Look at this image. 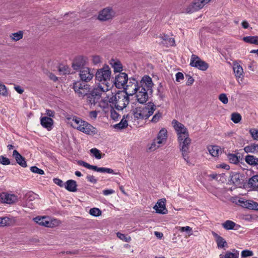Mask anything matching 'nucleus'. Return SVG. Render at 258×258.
I'll list each match as a JSON object with an SVG mask.
<instances>
[{
  "label": "nucleus",
  "mask_w": 258,
  "mask_h": 258,
  "mask_svg": "<svg viewBox=\"0 0 258 258\" xmlns=\"http://www.w3.org/2000/svg\"><path fill=\"white\" fill-rule=\"evenodd\" d=\"M23 32L19 31L16 33H12L10 35V38L14 41L20 40L23 38Z\"/></svg>",
  "instance_id": "58836bf2"
},
{
  "label": "nucleus",
  "mask_w": 258,
  "mask_h": 258,
  "mask_svg": "<svg viewBox=\"0 0 258 258\" xmlns=\"http://www.w3.org/2000/svg\"><path fill=\"white\" fill-rule=\"evenodd\" d=\"M13 156L15 158L18 164L23 167L27 166V163L25 158L17 150H14Z\"/></svg>",
  "instance_id": "393cba45"
},
{
  "label": "nucleus",
  "mask_w": 258,
  "mask_h": 258,
  "mask_svg": "<svg viewBox=\"0 0 258 258\" xmlns=\"http://www.w3.org/2000/svg\"><path fill=\"white\" fill-rule=\"evenodd\" d=\"M239 251L236 250H233L232 252L226 251L224 254H221L220 258H238Z\"/></svg>",
  "instance_id": "c756f323"
},
{
  "label": "nucleus",
  "mask_w": 258,
  "mask_h": 258,
  "mask_svg": "<svg viewBox=\"0 0 258 258\" xmlns=\"http://www.w3.org/2000/svg\"><path fill=\"white\" fill-rule=\"evenodd\" d=\"M111 71L108 66H104L102 68L99 69L96 73V79L99 82V84L104 86H109V88H111V83L110 81Z\"/></svg>",
  "instance_id": "423d86ee"
},
{
  "label": "nucleus",
  "mask_w": 258,
  "mask_h": 258,
  "mask_svg": "<svg viewBox=\"0 0 258 258\" xmlns=\"http://www.w3.org/2000/svg\"><path fill=\"white\" fill-rule=\"evenodd\" d=\"M64 187L69 191L75 192L77 190V183L74 180H69L66 182Z\"/></svg>",
  "instance_id": "bb28decb"
},
{
  "label": "nucleus",
  "mask_w": 258,
  "mask_h": 258,
  "mask_svg": "<svg viewBox=\"0 0 258 258\" xmlns=\"http://www.w3.org/2000/svg\"><path fill=\"white\" fill-rule=\"evenodd\" d=\"M154 234L157 238L159 239H161L163 236V233L162 232L158 231L154 232Z\"/></svg>",
  "instance_id": "338daca9"
},
{
  "label": "nucleus",
  "mask_w": 258,
  "mask_h": 258,
  "mask_svg": "<svg viewBox=\"0 0 258 258\" xmlns=\"http://www.w3.org/2000/svg\"><path fill=\"white\" fill-rule=\"evenodd\" d=\"M74 89L79 96H84L87 94L89 90V86L84 83L76 82L74 84Z\"/></svg>",
  "instance_id": "4468645a"
},
{
  "label": "nucleus",
  "mask_w": 258,
  "mask_h": 258,
  "mask_svg": "<svg viewBox=\"0 0 258 258\" xmlns=\"http://www.w3.org/2000/svg\"><path fill=\"white\" fill-rule=\"evenodd\" d=\"M222 227L226 230L237 229L239 227L235 222L231 220H226L222 223Z\"/></svg>",
  "instance_id": "c85d7f7f"
},
{
  "label": "nucleus",
  "mask_w": 258,
  "mask_h": 258,
  "mask_svg": "<svg viewBox=\"0 0 258 258\" xmlns=\"http://www.w3.org/2000/svg\"><path fill=\"white\" fill-rule=\"evenodd\" d=\"M253 252L249 250H244L241 252V256L242 257H246L253 255Z\"/></svg>",
  "instance_id": "864d4df0"
},
{
  "label": "nucleus",
  "mask_w": 258,
  "mask_h": 258,
  "mask_svg": "<svg viewBox=\"0 0 258 258\" xmlns=\"http://www.w3.org/2000/svg\"><path fill=\"white\" fill-rule=\"evenodd\" d=\"M190 65L202 71H206L209 67L207 63L195 54H192L191 56Z\"/></svg>",
  "instance_id": "9b49d317"
},
{
  "label": "nucleus",
  "mask_w": 258,
  "mask_h": 258,
  "mask_svg": "<svg viewBox=\"0 0 258 258\" xmlns=\"http://www.w3.org/2000/svg\"><path fill=\"white\" fill-rule=\"evenodd\" d=\"M244 206L249 209L258 211V203L253 201L243 202Z\"/></svg>",
  "instance_id": "72a5a7b5"
},
{
  "label": "nucleus",
  "mask_w": 258,
  "mask_h": 258,
  "mask_svg": "<svg viewBox=\"0 0 258 258\" xmlns=\"http://www.w3.org/2000/svg\"><path fill=\"white\" fill-rule=\"evenodd\" d=\"M110 116H111V117L113 120H116L118 119L119 115H118V113L114 110H111Z\"/></svg>",
  "instance_id": "4d7b16f0"
},
{
  "label": "nucleus",
  "mask_w": 258,
  "mask_h": 258,
  "mask_svg": "<svg viewBox=\"0 0 258 258\" xmlns=\"http://www.w3.org/2000/svg\"><path fill=\"white\" fill-rule=\"evenodd\" d=\"M15 90L19 94H22L24 92V90L19 86H15Z\"/></svg>",
  "instance_id": "69168bd1"
},
{
  "label": "nucleus",
  "mask_w": 258,
  "mask_h": 258,
  "mask_svg": "<svg viewBox=\"0 0 258 258\" xmlns=\"http://www.w3.org/2000/svg\"><path fill=\"white\" fill-rule=\"evenodd\" d=\"M172 124L177 134V141L182 156L184 160L188 163L189 158L188 154L191 142L188 130L183 124L176 120H173Z\"/></svg>",
  "instance_id": "f257e3e1"
},
{
  "label": "nucleus",
  "mask_w": 258,
  "mask_h": 258,
  "mask_svg": "<svg viewBox=\"0 0 258 258\" xmlns=\"http://www.w3.org/2000/svg\"><path fill=\"white\" fill-rule=\"evenodd\" d=\"M242 26L243 28L247 29L249 27V24L247 21H244L242 23Z\"/></svg>",
  "instance_id": "774afa93"
},
{
  "label": "nucleus",
  "mask_w": 258,
  "mask_h": 258,
  "mask_svg": "<svg viewBox=\"0 0 258 258\" xmlns=\"http://www.w3.org/2000/svg\"><path fill=\"white\" fill-rule=\"evenodd\" d=\"M102 192L104 196H108L114 194L115 191L112 189H105L103 190Z\"/></svg>",
  "instance_id": "0e129e2a"
},
{
  "label": "nucleus",
  "mask_w": 258,
  "mask_h": 258,
  "mask_svg": "<svg viewBox=\"0 0 258 258\" xmlns=\"http://www.w3.org/2000/svg\"><path fill=\"white\" fill-rule=\"evenodd\" d=\"M116 234L118 238L124 241L128 242L131 240V238L129 236L125 235L119 232L117 233Z\"/></svg>",
  "instance_id": "a18cd8bd"
},
{
  "label": "nucleus",
  "mask_w": 258,
  "mask_h": 258,
  "mask_svg": "<svg viewBox=\"0 0 258 258\" xmlns=\"http://www.w3.org/2000/svg\"><path fill=\"white\" fill-rule=\"evenodd\" d=\"M77 163L78 165L80 166H83L84 167H86L87 169H91L94 171L101 172V173H107L109 174H117L118 173H116L114 171V170L111 168H106V167H98L95 165H92L88 164L87 162H85L82 160H79L77 161Z\"/></svg>",
  "instance_id": "6e6552de"
},
{
  "label": "nucleus",
  "mask_w": 258,
  "mask_h": 258,
  "mask_svg": "<svg viewBox=\"0 0 258 258\" xmlns=\"http://www.w3.org/2000/svg\"><path fill=\"white\" fill-rule=\"evenodd\" d=\"M162 116V113L158 111L152 117L151 121L153 123H157L161 119Z\"/></svg>",
  "instance_id": "09e8293b"
},
{
  "label": "nucleus",
  "mask_w": 258,
  "mask_h": 258,
  "mask_svg": "<svg viewBox=\"0 0 258 258\" xmlns=\"http://www.w3.org/2000/svg\"><path fill=\"white\" fill-rule=\"evenodd\" d=\"M46 114L47 115V116L48 117H54L55 115V112L54 111L52 110L46 109Z\"/></svg>",
  "instance_id": "680f3d73"
},
{
  "label": "nucleus",
  "mask_w": 258,
  "mask_h": 258,
  "mask_svg": "<svg viewBox=\"0 0 258 258\" xmlns=\"http://www.w3.org/2000/svg\"><path fill=\"white\" fill-rule=\"evenodd\" d=\"M89 117L93 119V120H94L97 117V112L96 111H90L89 112Z\"/></svg>",
  "instance_id": "e2e57ef3"
},
{
  "label": "nucleus",
  "mask_w": 258,
  "mask_h": 258,
  "mask_svg": "<svg viewBox=\"0 0 258 258\" xmlns=\"http://www.w3.org/2000/svg\"><path fill=\"white\" fill-rule=\"evenodd\" d=\"M248 183L251 187L258 190V175H255L250 178Z\"/></svg>",
  "instance_id": "f704fd0d"
},
{
  "label": "nucleus",
  "mask_w": 258,
  "mask_h": 258,
  "mask_svg": "<svg viewBox=\"0 0 258 258\" xmlns=\"http://www.w3.org/2000/svg\"><path fill=\"white\" fill-rule=\"evenodd\" d=\"M233 70L237 81L240 84L243 81L244 77L243 68L238 63H235L233 65Z\"/></svg>",
  "instance_id": "a211bd4d"
},
{
  "label": "nucleus",
  "mask_w": 258,
  "mask_h": 258,
  "mask_svg": "<svg viewBox=\"0 0 258 258\" xmlns=\"http://www.w3.org/2000/svg\"><path fill=\"white\" fill-rule=\"evenodd\" d=\"M30 170L32 172L37 173L39 174L42 175V174H44V172L43 170L38 168L36 166L31 167L30 168Z\"/></svg>",
  "instance_id": "3c124183"
},
{
  "label": "nucleus",
  "mask_w": 258,
  "mask_h": 258,
  "mask_svg": "<svg viewBox=\"0 0 258 258\" xmlns=\"http://www.w3.org/2000/svg\"><path fill=\"white\" fill-rule=\"evenodd\" d=\"M110 89L109 86H104L99 84L98 86L94 88L91 93L88 95V102L91 105L96 104L97 102H99V100L102 97V95L105 92H108Z\"/></svg>",
  "instance_id": "39448f33"
},
{
  "label": "nucleus",
  "mask_w": 258,
  "mask_h": 258,
  "mask_svg": "<svg viewBox=\"0 0 258 258\" xmlns=\"http://www.w3.org/2000/svg\"><path fill=\"white\" fill-rule=\"evenodd\" d=\"M168 138L167 130L165 128H162L158 133L156 138H155L151 145L149 146V150L154 151L159 148L165 144Z\"/></svg>",
  "instance_id": "0eeeda50"
},
{
  "label": "nucleus",
  "mask_w": 258,
  "mask_h": 258,
  "mask_svg": "<svg viewBox=\"0 0 258 258\" xmlns=\"http://www.w3.org/2000/svg\"><path fill=\"white\" fill-rule=\"evenodd\" d=\"M243 40L246 43L258 45V36H246L243 37Z\"/></svg>",
  "instance_id": "e433bc0d"
},
{
  "label": "nucleus",
  "mask_w": 258,
  "mask_h": 258,
  "mask_svg": "<svg viewBox=\"0 0 258 258\" xmlns=\"http://www.w3.org/2000/svg\"><path fill=\"white\" fill-rule=\"evenodd\" d=\"M16 220L14 217H1L0 218V227L11 226L14 225Z\"/></svg>",
  "instance_id": "5701e85b"
},
{
  "label": "nucleus",
  "mask_w": 258,
  "mask_h": 258,
  "mask_svg": "<svg viewBox=\"0 0 258 258\" xmlns=\"http://www.w3.org/2000/svg\"><path fill=\"white\" fill-rule=\"evenodd\" d=\"M86 57L83 56H78L73 60L72 67L75 70H81L86 65Z\"/></svg>",
  "instance_id": "2eb2a0df"
},
{
  "label": "nucleus",
  "mask_w": 258,
  "mask_h": 258,
  "mask_svg": "<svg viewBox=\"0 0 258 258\" xmlns=\"http://www.w3.org/2000/svg\"><path fill=\"white\" fill-rule=\"evenodd\" d=\"M139 87H140V82H138L135 79L130 78L123 88L127 95L128 94L133 95L135 94Z\"/></svg>",
  "instance_id": "1a4fd4ad"
},
{
  "label": "nucleus",
  "mask_w": 258,
  "mask_h": 258,
  "mask_svg": "<svg viewBox=\"0 0 258 258\" xmlns=\"http://www.w3.org/2000/svg\"><path fill=\"white\" fill-rule=\"evenodd\" d=\"M153 83L151 77L148 76H144L140 81V87L135 93L138 101L143 104L148 100V92L152 93Z\"/></svg>",
  "instance_id": "7ed1b4c3"
},
{
  "label": "nucleus",
  "mask_w": 258,
  "mask_h": 258,
  "mask_svg": "<svg viewBox=\"0 0 258 258\" xmlns=\"http://www.w3.org/2000/svg\"><path fill=\"white\" fill-rule=\"evenodd\" d=\"M92 61L94 64H97L101 62V57L99 55H93Z\"/></svg>",
  "instance_id": "6e6d98bb"
},
{
  "label": "nucleus",
  "mask_w": 258,
  "mask_h": 258,
  "mask_svg": "<svg viewBox=\"0 0 258 258\" xmlns=\"http://www.w3.org/2000/svg\"><path fill=\"white\" fill-rule=\"evenodd\" d=\"M83 122H84V120L81 119L78 117H73L72 120L70 122L71 125L78 130H81L82 127L83 126Z\"/></svg>",
  "instance_id": "a878e982"
},
{
  "label": "nucleus",
  "mask_w": 258,
  "mask_h": 258,
  "mask_svg": "<svg viewBox=\"0 0 258 258\" xmlns=\"http://www.w3.org/2000/svg\"><path fill=\"white\" fill-rule=\"evenodd\" d=\"M184 79L183 74L182 73L178 72L176 74V81L180 82Z\"/></svg>",
  "instance_id": "052dcab7"
},
{
  "label": "nucleus",
  "mask_w": 258,
  "mask_h": 258,
  "mask_svg": "<svg viewBox=\"0 0 258 258\" xmlns=\"http://www.w3.org/2000/svg\"><path fill=\"white\" fill-rule=\"evenodd\" d=\"M208 150L209 153L213 157L218 156L221 152L220 147L218 146H209L208 147Z\"/></svg>",
  "instance_id": "2f4dec72"
},
{
  "label": "nucleus",
  "mask_w": 258,
  "mask_h": 258,
  "mask_svg": "<svg viewBox=\"0 0 258 258\" xmlns=\"http://www.w3.org/2000/svg\"><path fill=\"white\" fill-rule=\"evenodd\" d=\"M0 163L4 165H8L10 164L11 162L9 158L2 155L0 156Z\"/></svg>",
  "instance_id": "8fccbe9b"
},
{
  "label": "nucleus",
  "mask_w": 258,
  "mask_h": 258,
  "mask_svg": "<svg viewBox=\"0 0 258 258\" xmlns=\"http://www.w3.org/2000/svg\"><path fill=\"white\" fill-rule=\"evenodd\" d=\"M244 150L246 153H255L258 152V145L252 144L246 146L244 148Z\"/></svg>",
  "instance_id": "c9c22d12"
},
{
  "label": "nucleus",
  "mask_w": 258,
  "mask_h": 258,
  "mask_svg": "<svg viewBox=\"0 0 258 258\" xmlns=\"http://www.w3.org/2000/svg\"><path fill=\"white\" fill-rule=\"evenodd\" d=\"M162 39L161 43L167 47L173 46L175 44L174 39L167 35H164L161 37Z\"/></svg>",
  "instance_id": "cd10ccee"
},
{
  "label": "nucleus",
  "mask_w": 258,
  "mask_h": 258,
  "mask_svg": "<svg viewBox=\"0 0 258 258\" xmlns=\"http://www.w3.org/2000/svg\"><path fill=\"white\" fill-rule=\"evenodd\" d=\"M93 76V72L88 67L83 68L80 70V77L83 81L88 82L92 79Z\"/></svg>",
  "instance_id": "f3484780"
},
{
  "label": "nucleus",
  "mask_w": 258,
  "mask_h": 258,
  "mask_svg": "<svg viewBox=\"0 0 258 258\" xmlns=\"http://www.w3.org/2000/svg\"><path fill=\"white\" fill-rule=\"evenodd\" d=\"M156 109L152 103H149L144 107L136 108L133 111L134 117L138 119H146L152 115Z\"/></svg>",
  "instance_id": "20e7f679"
},
{
  "label": "nucleus",
  "mask_w": 258,
  "mask_h": 258,
  "mask_svg": "<svg viewBox=\"0 0 258 258\" xmlns=\"http://www.w3.org/2000/svg\"><path fill=\"white\" fill-rule=\"evenodd\" d=\"M86 178L87 180L91 183H96L97 179L93 175H88L87 176Z\"/></svg>",
  "instance_id": "bf43d9fd"
},
{
  "label": "nucleus",
  "mask_w": 258,
  "mask_h": 258,
  "mask_svg": "<svg viewBox=\"0 0 258 258\" xmlns=\"http://www.w3.org/2000/svg\"><path fill=\"white\" fill-rule=\"evenodd\" d=\"M127 75L125 73H119L115 76L114 84L118 88H123L128 82Z\"/></svg>",
  "instance_id": "ddd939ff"
},
{
  "label": "nucleus",
  "mask_w": 258,
  "mask_h": 258,
  "mask_svg": "<svg viewBox=\"0 0 258 258\" xmlns=\"http://www.w3.org/2000/svg\"><path fill=\"white\" fill-rule=\"evenodd\" d=\"M90 152L97 159L101 158L100 151L96 148H93L90 150Z\"/></svg>",
  "instance_id": "de8ad7c7"
},
{
  "label": "nucleus",
  "mask_w": 258,
  "mask_h": 258,
  "mask_svg": "<svg viewBox=\"0 0 258 258\" xmlns=\"http://www.w3.org/2000/svg\"><path fill=\"white\" fill-rule=\"evenodd\" d=\"M211 0H194L186 9V12L188 13H192L202 9Z\"/></svg>",
  "instance_id": "9d476101"
},
{
  "label": "nucleus",
  "mask_w": 258,
  "mask_h": 258,
  "mask_svg": "<svg viewBox=\"0 0 258 258\" xmlns=\"http://www.w3.org/2000/svg\"><path fill=\"white\" fill-rule=\"evenodd\" d=\"M127 125V121L123 116L119 123L114 125V128L116 129L121 130L126 127Z\"/></svg>",
  "instance_id": "4c0bfd02"
},
{
  "label": "nucleus",
  "mask_w": 258,
  "mask_h": 258,
  "mask_svg": "<svg viewBox=\"0 0 258 258\" xmlns=\"http://www.w3.org/2000/svg\"><path fill=\"white\" fill-rule=\"evenodd\" d=\"M245 162L252 166L258 165V158L253 155H247L245 157Z\"/></svg>",
  "instance_id": "473e14b6"
},
{
  "label": "nucleus",
  "mask_w": 258,
  "mask_h": 258,
  "mask_svg": "<svg viewBox=\"0 0 258 258\" xmlns=\"http://www.w3.org/2000/svg\"><path fill=\"white\" fill-rule=\"evenodd\" d=\"M89 214L94 217H98L102 214L101 211L97 208H91L89 210Z\"/></svg>",
  "instance_id": "79ce46f5"
},
{
  "label": "nucleus",
  "mask_w": 258,
  "mask_h": 258,
  "mask_svg": "<svg viewBox=\"0 0 258 258\" xmlns=\"http://www.w3.org/2000/svg\"><path fill=\"white\" fill-rule=\"evenodd\" d=\"M82 125L81 132L90 135H93L97 133L96 129L87 122L84 121Z\"/></svg>",
  "instance_id": "412c9836"
},
{
  "label": "nucleus",
  "mask_w": 258,
  "mask_h": 258,
  "mask_svg": "<svg viewBox=\"0 0 258 258\" xmlns=\"http://www.w3.org/2000/svg\"><path fill=\"white\" fill-rule=\"evenodd\" d=\"M228 160L231 163L236 164L238 162L239 160L237 156L233 154H229L227 155Z\"/></svg>",
  "instance_id": "37998d69"
},
{
  "label": "nucleus",
  "mask_w": 258,
  "mask_h": 258,
  "mask_svg": "<svg viewBox=\"0 0 258 258\" xmlns=\"http://www.w3.org/2000/svg\"><path fill=\"white\" fill-rule=\"evenodd\" d=\"M37 195L33 192H29L25 196L26 199V206L30 208H34V205L32 201H33L36 198Z\"/></svg>",
  "instance_id": "b1692460"
},
{
  "label": "nucleus",
  "mask_w": 258,
  "mask_h": 258,
  "mask_svg": "<svg viewBox=\"0 0 258 258\" xmlns=\"http://www.w3.org/2000/svg\"><path fill=\"white\" fill-rule=\"evenodd\" d=\"M216 242L217 244V246L219 248H222L226 246H227V242L224 240V239L220 236H218L216 238Z\"/></svg>",
  "instance_id": "ea45409f"
},
{
  "label": "nucleus",
  "mask_w": 258,
  "mask_h": 258,
  "mask_svg": "<svg viewBox=\"0 0 258 258\" xmlns=\"http://www.w3.org/2000/svg\"><path fill=\"white\" fill-rule=\"evenodd\" d=\"M17 196L15 194H11L7 192L0 194V201L2 203L11 204L17 201Z\"/></svg>",
  "instance_id": "dca6fc26"
},
{
  "label": "nucleus",
  "mask_w": 258,
  "mask_h": 258,
  "mask_svg": "<svg viewBox=\"0 0 258 258\" xmlns=\"http://www.w3.org/2000/svg\"><path fill=\"white\" fill-rule=\"evenodd\" d=\"M219 99L224 104L228 102V98L225 94H221L219 96Z\"/></svg>",
  "instance_id": "5fc2aeb1"
},
{
  "label": "nucleus",
  "mask_w": 258,
  "mask_h": 258,
  "mask_svg": "<svg viewBox=\"0 0 258 258\" xmlns=\"http://www.w3.org/2000/svg\"><path fill=\"white\" fill-rule=\"evenodd\" d=\"M180 232H185L188 236L192 234V229L189 226L178 227L177 228Z\"/></svg>",
  "instance_id": "a19ab883"
},
{
  "label": "nucleus",
  "mask_w": 258,
  "mask_h": 258,
  "mask_svg": "<svg viewBox=\"0 0 258 258\" xmlns=\"http://www.w3.org/2000/svg\"><path fill=\"white\" fill-rule=\"evenodd\" d=\"M33 220L40 225L47 227H52L57 223L56 220H50L48 217H36L33 218Z\"/></svg>",
  "instance_id": "f8f14e48"
},
{
  "label": "nucleus",
  "mask_w": 258,
  "mask_h": 258,
  "mask_svg": "<svg viewBox=\"0 0 258 258\" xmlns=\"http://www.w3.org/2000/svg\"><path fill=\"white\" fill-rule=\"evenodd\" d=\"M231 119L235 123H237L241 120V116L239 113H233L231 114Z\"/></svg>",
  "instance_id": "c03bdc74"
},
{
  "label": "nucleus",
  "mask_w": 258,
  "mask_h": 258,
  "mask_svg": "<svg viewBox=\"0 0 258 258\" xmlns=\"http://www.w3.org/2000/svg\"><path fill=\"white\" fill-rule=\"evenodd\" d=\"M165 199H161L157 202L153 207V209L156 210V213L162 214L167 213V210L165 207Z\"/></svg>",
  "instance_id": "aec40b11"
},
{
  "label": "nucleus",
  "mask_w": 258,
  "mask_h": 258,
  "mask_svg": "<svg viewBox=\"0 0 258 258\" xmlns=\"http://www.w3.org/2000/svg\"><path fill=\"white\" fill-rule=\"evenodd\" d=\"M249 133L254 140H258V130L250 129Z\"/></svg>",
  "instance_id": "603ef678"
},
{
  "label": "nucleus",
  "mask_w": 258,
  "mask_h": 258,
  "mask_svg": "<svg viewBox=\"0 0 258 258\" xmlns=\"http://www.w3.org/2000/svg\"><path fill=\"white\" fill-rule=\"evenodd\" d=\"M53 182L60 187H63L65 185V183H64L59 178H54Z\"/></svg>",
  "instance_id": "13d9d810"
},
{
  "label": "nucleus",
  "mask_w": 258,
  "mask_h": 258,
  "mask_svg": "<svg viewBox=\"0 0 258 258\" xmlns=\"http://www.w3.org/2000/svg\"><path fill=\"white\" fill-rule=\"evenodd\" d=\"M0 95L3 96H7L8 95V91L7 87L4 84L0 82Z\"/></svg>",
  "instance_id": "49530a36"
},
{
  "label": "nucleus",
  "mask_w": 258,
  "mask_h": 258,
  "mask_svg": "<svg viewBox=\"0 0 258 258\" xmlns=\"http://www.w3.org/2000/svg\"><path fill=\"white\" fill-rule=\"evenodd\" d=\"M110 64L113 68L115 72H120L122 71V64L118 60L111 59L110 60Z\"/></svg>",
  "instance_id": "7c9ffc66"
},
{
  "label": "nucleus",
  "mask_w": 258,
  "mask_h": 258,
  "mask_svg": "<svg viewBox=\"0 0 258 258\" xmlns=\"http://www.w3.org/2000/svg\"><path fill=\"white\" fill-rule=\"evenodd\" d=\"M113 14V12L111 9L105 8L99 13L98 18L101 21H106L111 19Z\"/></svg>",
  "instance_id": "6ab92c4d"
},
{
  "label": "nucleus",
  "mask_w": 258,
  "mask_h": 258,
  "mask_svg": "<svg viewBox=\"0 0 258 258\" xmlns=\"http://www.w3.org/2000/svg\"><path fill=\"white\" fill-rule=\"evenodd\" d=\"M53 123V119L47 116H43L40 118V123L41 125L49 131L52 128Z\"/></svg>",
  "instance_id": "4be33fe9"
},
{
  "label": "nucleus",
  "mask_w": 258,
  "mask_h": 258,
  "mask_svg": "<svg viewBox=\"0 0 258 258\" xmlns=\"http://www.w3.org/2000/svg\"><path fill=\"white\" fill-rule=\"evenodd\" d=\"M129 102L127 93L124 91H118L114 95L112 92L108 93L99 102V105L102 108H105L108 103H111L117 110H122L126 107Z\"/></svg>",
  "instance_id": "f03ea898"
}]
</instances>
